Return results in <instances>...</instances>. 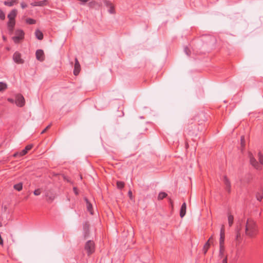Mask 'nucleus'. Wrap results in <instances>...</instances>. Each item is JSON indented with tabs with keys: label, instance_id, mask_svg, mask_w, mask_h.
<instances>
[{
	"label": "nucleus",
	"instance_id": "a211bd4d",
	"mask_svg": "<svg viewBox=\"0 0 263 263\" xmlns=\"http://www.w3.org/2000/svg\"><path fill=\"white\" fill-rule=\"evenodd\" d=\"M35 36L36 38L39 40H41L43 38V33L39 30H36L35 32Z\"/></svg>",
	"mask_w": 263,
	"mask_h": 263
},
{
	"label": "nucleus",
	"instance_id": "7ed1b4c3",
	"mask_svg": "<svg viewBox=\"0 0 263 263\" xmlns=\"http://www.w3.org/2000/svg\"><path fill=\"white\" fill-rule=\"evenodd\" d=\"M85 249L86 251L87 254L90 255L95 251V244L92 241H88L85 245Z\"/></svg>",
	"mask_w": 263,
	"mask_h": 263
},
{
	"label": "nucleus",
	"instance_id": "79ce46f5",
	"mask_svg": "<svg viewBox=\"0 0 263 263\" xmlns=\"http://www.w3.org/2000/svg\"><path fill=\"white\" fill-rule=\"evenodd\" d=\"M73 190H74V191L75 194L77 195V194H78V192H77V189H76V187H74V188L73 189Z\"/></svg>",
	"mask_w": 263,
	"mask_h": 263
},
{
	"label": "nucleus",
	"instance_id": "39448f33",
	"mask_svg": "<svg viewBox=\"0 0 263 263\" xmlns=\"http://www.w3.org/2000/svg\"><path fill=\"white\" fill-rule=\"evenodd\" d=\"M250 162L251 164L256 169H261V166L253 156L252 154H249Z\"/></svg>",
	"mask_w": 263,
	"mask_h": 263
},
{
	"label": "nucleus",
	"instance_id": "37998d69",
	"mask_svg": "<svg viewBox=\"0 0 263 263\" xmlns=\"http://www.w3.org/2000/svg\"><path fill=\"white\" fill-rule=\"evenodd\" d=\"M18 155H19V156H20V153H15V154H14L13 156H14V157H16L17 156H18Z\"/></svg>",
	"mask_w": 263,
	"mask_h": 263
},
{
	"label": "nucleus",
	"instance_id": "f3484780",
	"mask_svg": "<svg viewBox=\"0 0 263 263\" xmlns=\"http://www.w3.org/2000/svg\"><path fill=\"white\" fill-rule=\"evenodd\" d=\"M234 220V217L231 213H228V223L230 227H231L233 225Z\"/></svg>",
	"mask_w": 263,
	"mask_h": 263
},
{
	"label": "nucleus",
	"instance_id": "ea45409f",
	"mask_svg": "<svg viewBox=\"0 0 263 263\" xmlns=\"http://www.w3.org/2000/svg\"><path fill=\"white\" fill-rule=\"evenodd\" d=\"M8 101L11 103H13L14 102V100L13 99H11V98H8Z\"/></svg>",
	"mask_w": 263,
	"mask_h": 263
},
{
	"label": "nucleus",
	"instance_id": "b1692460",
	"mask_svg": "<svg viewBox=\"0 0 263 263\" xmlns=\"http://www.w3.org/2000/svg\"><path fill=\"white\" fill-rule=\"evenodd\" d=\"M225 251V247H219V256L220 258H222L224 256Z\"/></svg>",
	"mask_w": 263,
	"mask_h": 263
},
{
	"label": "nucleus",
	"instance_id": "0eeeda50",
	"mask_svg": "<svg viewBox=\"0 0 263 263\" xmlns=\"http://www.w3.org/2000/svg\"><path fill=\"white\" fill-rule=\"evenodd\" d=\"M81 66L79 64V62L77 59H75V64H74V68L73 70V73L75 76H77L79 74L80 71Z\"/></svg>",
	"mask_w": 263,
	"mask_h": 263
},
{
	"label": "nucleus",
	"instance_id": "bb28decb",
	"mask_svg": "<svg viewBox=\"0 0 263 263\" xmlns=\"http://www.w3.org/2000/svg\"><path fill=\"white\" fill-rule=\"evenodd\" d=\"M7 84L3 82H0V91H2L7 88Z\"/></svg>",
	"mask_w": 263,
	"mask_h": 263
},
{
	"label": "nucleus",
	"instance_id": "4c0bfd02",
	"mask_svg": "<svg viewBox=\"0 0 263 263\" xmlns=\"http://www.w3.org/2000/svg\"><path fill=\"white\" fill-rule=\"evenodd\" d=\"M222 263H227V256H226L224 257V259L222 260Z\"/></svg>",
	"mask_w": 263,
	"mask_h": 263
},
{
	"label": "nucleus",
	"instance_id": "c85d7f7f",
	"mask_svg": "<svg viewBox=\"0 0 263 263\" xmlns=\"http://www.w3.org/2000/svg\"><path fill=\"white\" fill-rule=\"evenodd\" d=\"M117 186L119 189H122L124 186V183L122 181H117Z\"/></svg>",
	"mask_w": 263,
	"mask_h": 263
},
{
	"label": "nucleus",
	"instance_id": "9b49d317",
	"mask_svg": "<svg viewBox=\"0 0 263 263\" xmlns=\"http://www.w3.org/2000/svg\"><path fill=\"white\" fill-rule=\"evenodd\" d=\"M186 205L185 202H184L180 209V216L183 218L186 214Z\"/></svg>",
	"mask_w": 263,
	"mask_h": 263
},
{
	"label": "nucleus",
	"instance_id": "ddd939ff",
	"mask_svg": "<svg viewBox=\"0 0 263 263\" xmlns=\"http://www.w3.org/2000/svg\"><path fill=\"white\" fill-rule=\"evenodd\" d=\"M32 146L33 145L32 144L28 145L27 146H26L25 148L20 153V156H23L26 155L28 151L32 148Z\"/></svg>",
	"mask_w": 263,
	"mask_h": 263
},
{
	"label": "nucleus",
	"instance_id": "a19ab883",
	"mask_svg": "<svg viewBox=\"0 0 263 263\" xmlns=\"http://www.w3.org/2000/svg\"><path fill=\"white\" fill-rule=\"evenodd\" d=\"M128 195H129V197L130 198H132V192L130 191L128 192Z\"/></svg>",
	"mask_w": 263,
	"mask_h": 263
},
{
	"label": "nucleus",
	"instance_id": "6e6552de",
	"mask_svg": "<svg viewBox=\"0 0 263 263\" xmlns=\"http://www.w3.org/2000/svg\"><path fill=\"white\" fill-rule=\"evenodd\" d=\"M36 58L37 60L40 61H43L44 60V54L42 50L39 49L36 51Z\"/></svg>",
	"mask_w": 263,
	"mask_h": 263
},
{
	"label": "nucleus",
	"instance_id": "9d476101",
	"mask_svg": "<svg viewBox=\"0 0 263 263\" xmlns=\"http://www.w3.org/2000/svg\"><path fill=\"white\" fill-rule=\"evenodd\" d=\"M17 14V10L16 9H13L8 15V18L9 20H15V18Z\"/></svg>",
	"mask_w": 263,
	"mask_h": 263
},
{
	"label": "nucleus",
	"instance_id": "2eb2a0df",
	"mask_svg": "<svg viewBox=\"0 0 263 263\" xmlns=\"http://www.w3.org/2000/svg\"><path fill=\"white\" fill-rule=\"evenodd\" d=\"M47 1L46 0L41 2H35L31 4L33 6H43L47 5Z\"/></svg>",
	"mask_w": 263,
	"mask_h": 263
},
{
	"label": "nucleus",
	"instance_id": "2f4dec72",
	"mask_svg": "<svg viewBox=\"0 0 263 263\" xmlns=\"http://www.w3.org/2000/svg\"><path fill=\"white\" fill-rule=\"evenodd\" d=\"M33 193L35 196L40 195L41 193V190L40 189H36L34 191Z\"/></svg>",
	"mask_w": 263,
	"mask_h": 263
},
{
	"label": "nucleus",
	"instance_id": "393cba45",
	"mask_svg": "<svg viewBox=\"0 0 263 263\" xmlns=\"http://www.w3.org/2000/svg\"><path fill=\"white\" fill-rule=\"evenodd\" d=\"M14 189L18 191H20L22 190L23 188V184L22 183H19L18 184H15L13 186Z\"/></svg>",
	"mask_w": 263,
	"mask_h": 263
},
{
	"label": "nucleus",
	"instance_id": "72a5a7b5",
	"mask_svg": "<svg viewBox=\"0 0 263 263\" xmlns=\"http://www.w3.org/2000/svg\"><path fill=\"white\" fill-rule=\"evenodd\" d=\"M241 144L242 147L245 146V137L243 136L241 137Z\"/></svg>",
	"mask_w": 263,
	"mask_h": 263
},
{
	"label": "nucleus",
	"instance_id": "7c9ffc66",
	"mask_svg": "<svg viewBox=\"0 0 263 263\" xmlns=\"http://www.w3.org/2000/svg\"><path fill=\"white\" fill-rule=\"evenodd\" d=\"M0 18L2 20H5V14L4 12L1 10H0Z\"/></svg>",
	"mask_w": 263,
	"mask_h": 263
},
{
	"label": "nucleus",
	"instance_id": "f257e3e1",
	"mask_svg": "<svg viewBox=\"0 0 263 263\" xmlns=\"http://www.w3.org/2000/svg\"><path fill=\"white\" fill-rule=\"evenodd\" d=\"M258 233L256 222L252 218H248L245 222V234L250 238H254Z\"/></svg>",
	"mask_w": 263,
	"mask_h": 263
},
{
	"label": "nucleus",
	"instance_id": "cd10ccee",
	"mask_svg": "<svg viewBox=\"0 0 263 263\" xmlns=\"http://www.w3.org/2000/svg\"><path fill=\"white\" fill-rule=\"evenodd\" d=\"M15 24V20H9L8 27H14Z\"/></svg>",
	"mask_w": 263,
	"mask_h": 263
},
{
	"label": "nucleus",
	"instance_id": "dca6fc26",
	"mask_svg": "<svg viewBox=\"0 0 263 263\" xmlns=\"http://www.w3.org/2000/svg\"><path fill=\"white\" fill-rule=\"evenodd\" d=\"M85 201L86 202V208L90 212V213L92 215L93 214V211H92V206L91 204L88 201V200L86 198Z\"/></svg>",
	"mask_w": 263,
	"mask_h": 263
},
{
	"label": "nucleus",
	"instance_id": "6ab92c4d",
	"mask_svg": "<svg viewBox=\"0 0 263 263\" xmlns=\"http://www.w3.org/2000/svg\"><path fill=\"white\" fill-rule=\"evenodd\" d=\"M241 238L240 228L237 227L236 229V240L239 241Z\"/></svg>",
	"mask_w": 263,
	"mask_h": 263
},
{
	"label": "nucleus",
	"instance_id": "f8f14e48",
	"mask_svg": "<svg viewBox=\"0 0 263 263\" xmlns=\"http://www.w3.org/2000/svg\"><path fill=\"white\" fill-rule=\"evenodd\" d=\"M223 180L224 181V184L226 186V189L227 190L230 192V189H231V183L230 181L226 176L223 177Z\"/></svg>",
	"mask_w": 263,
	"mask_h": 263
},
{
	"label": "nucleus",
	"instance_id": "1a4fd4ad",
	"mask_svg": "<svg viewBox=\"0 0 263 263\" xmlns=\"http://www.w3.org/2000/svg\"><path fill=\"white\" fill-rule=\"evenodd\" d=\"M105 6L108 8V12L110 13H115V9L114 5L110 2L107 1H104Z\"/></svg>",
	"mask_w": 263,
	"mask_h": 263
},
{
	"label": "nucleus",
	"instance_id": "412c9836",
	"mask_svg": "<svg viewBox=\"0 0 263 263\" xmlns=\"http://www.w3.org/2000/svg\"><path fill=\"white\" fill-rule=\"evenodd\" d=\"M257 156L259 163L263 165V154L260 152H259Z\"/></svg>",
	"mask_w": 263,
	"mask_h": 263
},
{
	"label": "nucleus",
	"instance_id": "20e7f679",
	"mask_svg": "<svg viewBox=\"0 0 263 263\" xmlns=\"http://www.w3.org/2000/svg\"><path fill=\"white\" fill-rule=\"evenodd\" d=\"M15 103L18 107H22L24 106L25 104V100L24 97L21 94L16 95Z\"/></svg>",
	"mask_w": 263,
	"mask_h": 263
},
{
	"label": "nucleus",
	"instance_id": "f704fd0d",
	"mask_svg": "<svg viewBox=\"0 0 263 263\" xmlns=\"http://www.w3.org/2000/svg\"><path fill=\"white\" fill-rule=\"evenodd\" d=\"M213 237L212 236H211L209 239H208V240L207 241V242H209L211 244H212L213 243Z\"/></svg>",
	"mask_w": 263,
	"mask_h": 263
},
{
	"label": "nucleus",
	"instance_id": "5701e85b",
	"mask_svg": "<svg viewBox=\"0 0 263 263\" xmlns=\"http://www.w3.org/2000/svg\"><path fill=\"white\" fill-rule=\"evenodd\" d=\"M211 244L209 243V242H206L205 245L203 246V251L204 254H206L209 248H210V246Z\"/></svg>",
	"mask_w": 263,
	"mask_h": 263
},
{
	"label": "nucleus",
	"instance_id": "4468645a",
	"mask_svg": "<svg viewBox=\"0 0 263 263\" xmlns=\"http://www.w3.org/2000/svg\"><path fill=\"white\" fill-rule=\"evenodd\" d=\"M17 0H7L4 2V5L9 7H12L17 3Z\"/></svg>",
	"mask_w": 263,
	"mask_h": 263
},
{
	"label": "nucleus",
	"instance_id": "c9c22d12",
	"mask_svg": "<svg viewBox=\"0 0 263 263\" xmlns=\"http://www.w3.org/2000/svg\"><path fill=\"white\" fill-rule=\"evenodd\" d=\"M50 127V125L47 126L46 128H45L41 133L42 134L45 133L49 128Z\"/></svg>",
	"mask_w": 263,
	"mask_h": 263
},
{
	"label": "nucleus",
	"instance_id": "473e14b6",
	"mask_svg": "<svg viewBox=\"0 0 263 263\" xmlns=\"http://www.w3.org/2000/svg\"><path fill=\"white\" fill-rule=\"evenodd\" d=\"M220 235L225 236L224 227V226H222V228H221L220 232Z\"/></svg>",
	"mask_w": 263,
	"mask_h": 263
},
{
	"label": "nucleus",
	"instance_id": "423d86ee",
	"mask_svg": "<svg viewBox=\"0 0 263 263\" xmlns=\"http://www.w3.org/2000/svg\"><path fill=\"white\" fill-rule=\"evenodd\" d=\"M14 62L18 64H22L24 63V60L21 58V54L18 52H15L13 56Z\"/></svg>",
	"mask_w": 263,
	"mask_h": 263
},
{
	"label": "nucleus",
	"instance_id": "f03ea898",
	"mask_svg": "<svg viewBox=\"0 0 263 263\" xmlns=\"http://www.w3.org/2000/svg\"><path fill=\"white\" fill-rule=\"evenodd\" d=\"M15 34V35L12 38L15 43H18L24 39V32L22 30H16Z\"/></svg>",
	"mask_w": 263,
	"mask_h": 263
},
{
	"label": "nucleus",
	"instance_id": "a878e982",
	"mask_svg": "<svg viewBox=\"0 0 263 263\" xmlns=\"http://www.w3.org/2000/svg\"><path fill=\"white\" fill-rule=\"evenodd\" d=\"M167 196V194L165 192H160L158 196V200H162Z\"/></svg>",
	"mask_w": 263,
	"mask_h": 263
},
{
	"label": "nucleus",
	"instance_id": "e433bc0d",
	"mask_svg": "<svg viewBox=\"0 0 263 263\" xmlns=\"http://www.w3.org/2000/svg\"><path fill=\"white\" fill-rule=\"evenodd\" d=\"M21 7L24 9V8H25L26 7H27V5L26 4L24 3H22L21 4Z\"/></svg>",
	"mask_w": 263,
	"mask_h": 263
},
{
	"label": "nucleus",
	"instance_id": "4be33fe9",
	"mask_svg": "<svg viewBox=\"0 0 263 263\" xmlns=\"http://www.w3.org/2000/svg\"><path fill=\"white\" fill-rule=\"evenodd\" d=\"M256 196L257 200L261 201L263 198V191H260L257 192Z\"/></svg>",
	"mask_w": 263,
	"mask_h": 263
},
{
	"label": "nucleus",
	"instance_id": "58836bf2",
	"mask_svg": "<svg viewBox=\"0 0 263 263\" xmlns=\"http://www.w3.org/2000/svg\"><path fill=\"white\" fill-rule=\"evenodd\" d=\"M10 32H12L13 30L14 27H8Z\"/></svg>",
	"mask_w": 263,
	"mask_h": 263
},
{
	"label": "nucleus",
	"instance_id": "c756f323",
	"mask_svg": "<svg viewBox=\"0 0 263 263\" xmlns=\"http://www.w3.org/2000/svg\"><path fill=\"white\" fill-rule=\"evenodd\" d=\"M26 22L27 23L29 24H33L35 23V21L34 20L30 18L26 19Z\"/></svg>",
	"mask_w": 263,
	"mask_h": 263
},
{
	"label": "nucleus",
	"instance_id": "aec40b11",
	"mask_svg": "<svg viewBox=\"0 0 263 263\" xmlns=\"http://www.w3.org/2000/svg\"><path fill=\"white\" fill-rule=\"evenodd\" d=\"M224 240H225V236L220 235L219 247H224Z\"/></svg>",
	"mask_w": 263,
	"mask_h": 263
},
{
	"label": "nucleus",
	"instance_id": "c03bdc74",
	"mask_svg": "<svg viewBox=\"0 0 263 263\" xmlns=\"http://www.w3.org/2000/svg\"><path fill=\"white\" fill-rule=\"evenodd\" d=\"M3 40H4V41H6V40H7V39H6V36H3Z\"/></svg>",
	"mask_w": 263,
	"mask_h": 263
},
{
	"label": "nucleus",
	"instance_id": "a18cd8bd",
	"mask_svg": "<svg viewBox=\"0 0 263 263\" xmlns=\"http://www.w3.org/2000/svg\"><path fill=\"white\" fill-rule=\"evenodd\" d=\"M49 199L51 200V201H52V200H53V199H54V197H53V198H50H50H49Z\"/></svg>",
	"mask_w": 263,
	"mask_h": 263
}]
</instances>
